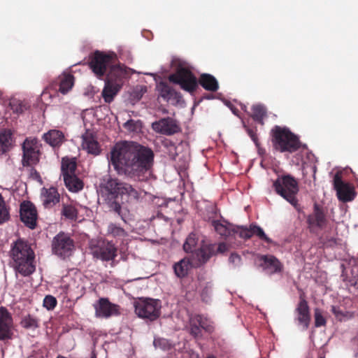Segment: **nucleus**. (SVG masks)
I'll return each instance as SVG.
<instances>
[{"label": "nucleus", "mask_w": 358, "mask_h": 358, "mask_svg": "<svg viewBox=\"0 0 358 358\" xmlns=\"http://www.w3.org/2000/svg\"><path fill=\"white\" fill-rule=\"evenodd\" d=\"M100 187L109 210L117 213L126 223L121 204L117 199L120 196L122 199H126L127 202H136L141 196V193L131 185L122 182L110 175L103 177Z\"/></svg>", "instance_id": "obj_2"}, {"label": "nucleus", "mask_w": 358, "mask_h": 358, "mask_svg": "<svg viewBox=\"0 0 358 358\" xmlns=\"http://www.w3.org/2000/svg\"><path fill=\"white\" fill-rule=\"evenodd\" d=\"M228 250V245L225 243H220L217 246V252L224 253Z\"/></svg>", "instance_id": "obj_47"}, {"label": "nucleus", "mask_w": 358, "mask_h": 358, "mask_svg": "<svg viewBox=\"0 0 358 358\" xmlns=\"http://www.w3.org/2000/svg\"><path fill=\"white\" fill-rule=\"evenodd\" d=\"M334 187L339 201L344 203L352 201L356 196L355 187L350 183L344 182L341 174L338 172L334 176Z\"/></svg>", "instance_id": "obj_13"}, {"label": "nucleus", "mask_w": 358, "mask_h": 358, "mask_svg": "<svg viewBox=\"0 0 358 358\" xmlns=\"http://www.w3.org/2000/svg\"><path fill=\"white\" fill-rule=\"evenodd\" d=\"M329 243H324V245H331L332 244H335L336 243V240L334 238H331L329 240Z\"/></svg>", "instance_id": "obj_49"}, {"label": "nucleus", "mask_w": 358, "mask_h": 358, "mask_svg": "<svg viewBox=\"0 0 358 358\" xmlns=\"http://www.w3.org/2000/svg\"><path fill=\"white\" fill-rule=\"evenodd\" d=\"M128 75L129 72L126 66L113 63L105 76V80L115 85L119 84L120 87H122L124 80L128 77Z\"/></svg>", "instance_id": "obj_17"}, {"label": "nucleus", "mask_w": 358, "mask_h": 358, "mask_svg": "<svg viewBox=\"0 0 358 358\" xmlns=\"http://www.w3.org/2000/svg\"><path fill=\"white\" fill-rule=\"evenodd\" d=\"M116 59L115 54H105L96 50L90 57L89 66L99 79H103Z\"/></svg>", "instance_id": "obj_8"}, {"label": "nucleus", "mask_w": 358, "mask_h": 358, "mask_svg": "<svg viewBox=\"0 0 358 358\" xmlns=\"http://www.w3.org/2000/svg\"><path fill=\"white\" fill-rule=\"evenodd\" d=\"M170 82L178 84L181 89L193 93L198 87L197 79L193 73L186 67L179 66L175 73L171 74L169 77Z\"/></svg>", "instance_id": "obj_10"}, {"label": "nucleus", "mask_w": 358, "mask_h": 358, "mask_svg": "<svg viewBox=\"0 0 358 358\" xmlns=\"http://www.w3.org/2000/svg\"><path fill=\"white\" fill-rule=\"evenodd\" d=\"M59 194L57 188L51 187L50 188L43 187L41 190V199L43 204L45 208H51L59 201Z\"/></svg>", "instance_id": "obj_27"}, {"label": "nucleus", "mask_w": 358, "mask_h": 358, "mask_svg": "<svg viewBox=\"0 0 358 358\" xmlns=\"http://www.w3.org/2000/svg\"><path fill=\"white\" fill-rule=\"evenodd\" d=\"M296 320L303 329L306 330L310 322V313L308 301L305 298V294L302 293L299 296V302L296 308Z\"/></svg>", "instance_id": "obj_20"}, {"label": "nucleus", "mask_w": 358, "mask_h": 358, "mask_svg": "<svg viewBox=\"0 0 358 358\" xmlns=\"http://www.w3.org/2000/svg\"><path fill=\"white\" fill-rule=\"evenodd\" d=\"M77 163L76 158H69L67 157L62 159L61 171L64 178L76 174Z\"/></svg>", "instance_id": "obj_32"}, {"label": "nucleus", "mask_w": 358, "mask_h": 358, "mask_svg": "<svg viewBox=\"0 0 358 358\" xmlns=\"http://www.w3.org/2000/svg\"><path fill=\"white\" fill-rule=\"evenodd\" d=\"M57 358H68V357L62 356V355H59Z\"/></svg>", "instance_id": "obj_50"}, {"label": "nucleus", "mask_w": 358, "mask_h": 358, "mask_svg": "<svg viewBox=\"0 0 358 358\" xmlns=\"http://www.w3.org/2000/svg\"><path fill=\"white\" fill-rule=\"evenodd\" d=\"M259 266L269 275L282 272V264L275 256L271 255H262L259 257Z\"/></svg>", "instance_id": "obj_18"}, {"label": "nucleus", "mask_w": 358, "mask_h": 358, "mask_svg": "<svg viewBox=\"0 0 358 358\" xmlns=\"http://www.w3.org/2000/svg\"><path fill=\"white\" fill-rule=\"evenodd\" d=\"M123 127L129 132L138 133L141 131L143 124L139 120L130 119L123 124Z\"/></svg>", "instance_id": "obj_38"}, {"label": "nucleus", "mask_w": 358, "mask_h": 358, "mask_svg": "<svg viewBox=\"0 0 358 358\" xmlns=\"http://www.w3.org/2000/svg\"><path fill=\"white\" fill-rule=\"evenodd\" d=\"M13 134L10 129H0V155L8 152L14 145Z\"/></svg>", "instance_id": "obj_26"}, {"label": "nucleus", "mask_w": 358, "mask_h": 358, "mask_svg": "<svg viewBox=\"0 0 358 358\" xmlns=\"http://www.w3.org/2000/svg\"><path fill=\"white\" fill-rule=\"evenodd\" d=\"M357 356L358 357V352H357Z\"/></svg>", "instance_id": "obj_52"}, {"label": "nucleus", "mask_w": 358, "mask_h": 358, "mask_svg": "<svg viewBox=\"0 0 358 358\" xmlns=\"http://www.w3.org/2000/svg\"><path fill=\"white\" fill-rule=\"evenodd\" d=\"M207 358H216V357L213 355H210V356H208Z\"/></svg>", "instance_id": "obj_51"}, {"label": "nucleus", "mask_w": 358, "mask_h": 358, "mask_svg": "<svg viewBox=\"0 0 358 358\" xmlns=\"http://www.w3.org/2000/svg\"><path fill=\"white\" fill-rule=\"evenodd\" d=\"M320 358H324V357H320Z\"/></svg>", "instance_id": "obj_53"}, {"label": "nucleus", "mask_w": 358, "mask_h": 358, "mask_svg": "<svg viewBox=\"0 0 358 358\" xmlns=\"http://www.w3.org/2000/svg\"><path fill=\"white\" fill-rule=\"evenodd\" d=\"M10 106L13 112L16 114H22L29 108L27 103L15 99L10 101Z\"/></svg>", "instance_id": "obj_37"}, {"label": "nucleus", "mask_w": 358, "mask_h": 358, "mask_svg": "<svg viewBox=\"0 0 358 358\" xmlns=\"http://www.w3.org/2000/svg\"><path fill=\"white\" fill-rule=\"evenodd\" d=\"M73 76L68 74H62L58 78L50 84L42 92V96L45 97L48 95L50 97L52 96L51 91L55 94L58 92L63 94H66L73 85Z\"/></svg>", "instance_id": "obj_12"}, {"label": "nucleus", "mask_w": 358, "mask_h": 358, "mask_svg": "<svg viewBox=\"0 0 358 358\" xmlns=\"http://www.w3.org/2000/svg\"><path fill=\"white\" fill-rule=\"evenodd\" d=\"M271 136L273 147L276 151L292 153L301 147L299 138L287 128L275 126L271 129Z\"/></svg>", "instance_id": "obj_5"}, {"label": "nucleus", "mask_w": 358, "mask_h": 358, "mask_svg": "<svg viewBox=\"0 0 358 358\" xmlns=\"http://www.w3.org/2000/svg\"><path fill=\"white\" fill-rule=\"evenodd\" d=\"M43 139L52 147H59L64 141V135L59 130H50L43 136Z\"/></svg>", "instance_id": "obj_28"}, {"label": "nucleus", "mask_w": 358, "mask_h": 358, "mask_svg": "<svg viewBox=\"0 0 358 358\" xmlns=\"http://www.w3.org/2000/svg\"><path fill=\"white\" fill-rule=\"evenodd\" d=\"M152 129L159 134L172 136L181 131L180 124L171 117L161 118L152 124Z\"/></svg>", "instance_id": "obj_14"}, {"label": "nucleus", "mask_w": 358, "mask_h": 358, "mask_svg": "<svg viewBox=\"0 0 358 358\" xmlns=\"http://www.w3.org/2000/svg\"><path fill=\"white\" fill-rule=\"evenodd\" d=\"M13 318L7 309L0 308V341L12 338Z\"/></svg>", "instance_id": "obj_21"}, {"label": "nucleus", "mask_w": 358, "mask_h": 358, "mask_svg": "<svg viewBox=\"0 0 358 358\" xmlns=\"http://www.w3.org/2000/svg\"><path fill=\"white\" fill-rule=\"evenodd\" d=\"M252 118L259 124L264 125V119L267 116L266 107L261 104L254 105L252 107Z\"/></svg>", "instance_id": "obj_34"}, {"label": "nucleus", "mask_w": 358, "mask_h": 358, "mask_svg": "<svg viewBox=\"0 0 358 358\" xmlns=\"http://www.w3.org/2000/svg\"><path fill=\"white\" fill-rule=\"evenodd\" d=\"M20 216L21 221L27 227L34 229L36 227L37 211L30 201H24L20 205Z\"/></svg>", "instance_id": "obj_15"}, {"label": "nucleus", "mask_w": 358, "mask_h": 358, "mask_svg": "<svg viewBox=\"0 0 358 358\" xmlns=\"http://www.w3.org/2000/svg\"><path fill=\"white\" fill-rule=\"evenodd\" d=\"M10 255L12 266L17 273L22 276H28L35 271V255L25 241L17 240L12 246Z\"/></svg>", "instance_id": "obj_3"}, {"label": "nucleus", "mask_w": 358, "mask_h": 358, "mask_svg": "<svg viewBox=\"0 0 358 358\" xmlns=\"http://www.w3.org/2000/svg\"><path fill=\"white\" fill-rule=\"evenodd\" d=\"M82 147L87 153L98 155L101 152L99 143L96 139L95 136L89 131L85 132L82 136Z\"/></svg>", "instance_id": "obj_25"}, {"label": "nucleus", "mask_w": 358, "mask_h": 358, "mask_svg": "<svg viewBox=\"0 0 358 358\" xmlns=\"http://www.w3.org/2000/svg\"><path fill=\"white\" fill-rule=\"evenodd\" d=\"M94 308L96 317H109L119 314V306L110 303L106 298H101Z\"/></svg>", "instance_id": "obj_22"}, {"label": "nucleus", "mask_w": 358, "mask_h": 358, "mask_svg": "<svg viewBox=\"0 0 358 358\" xmlns=\"http://www.w3.org/2000/svg\"><path fill=\"white\" fill-rule=\"evenodd\" d=\"M236 232H238V235L241 238L244 239H249L253 235L257 236L259 239L264 241L267 243L272 242L271 239L268 238L264 230L259 226L252 224L250 225V228L247 227H237Z\"/></svg>", "instance_id": "obj_23"}, {"label": "nucleus", "mask_w": 358, "mask_h": 358, "mask_svg": "<svg viewBox=\"0 0 358 358\" xmlns=\"http://www.w3.org/2000/svg\"><path fill=\"white\" fill-rule=\"evenodd\" d=\"M272 187L275 192L285 199L295 208L299 206L297 194L299 192V186L297 180L290 174H282L278 176L273 180Z\"/></svg>", "instance_id": "obj_6"}, {"label": "nucleus", "mask_w": 358, "mask_h": 358, "mask_svg": "<svg viewBox=\"0 0 358 358\" xmlns=\"http://www.w3.org/2000/svg\"><path fill=\"white\" fill-rule=\"evenodd\" d=\"M198 83L207 91L216 92L219 89L217 79L208 73H203L197 80Z\"/></svg>", "instance_id": "obj_29"}, {"label": "nucleus", "mask_w": 358, "mask_h": 358, "mask_svg": "<svg viewBox=\"0 0 358 358\" xmlns=\"http://www.w3.org/2000/svg\"><path fill=\"white\" fill-rule=\"evenodd\" d=\"M22 326L27 329L38 327V320L31 315L24 317L22 321Z\"/></svg>", "instance_id": "obj_41"}, {"label": "nucleus", "mask_w": 358, "mask_h": 358, "mask_svg": "<svg viewBox=\"0 0 358 358\" xmlns=\"http://www.w3.org/2000/svg\"><path fill=\"white\" fill-rule=\"evenodd\" d=\"M190 334L194 338L201 337V329L199 325L194 321V318L190 322Z\"/></svg>", "instance_id": "obj_44"}, {"label": "nucleus", "mask_w": 358, "mask_h": 358, "mask_svg": "<svg viewBox=\"0 0 358 358\" xmlns=\"http://www.w3.org/2000/svg\"><path fill=\"white\" fill-rule=\"evenodd\" d=\"M162 303L159 299L140 298L134 302L136 314L150 321L157 320L161 314Z\"/></svg>", "instance_id": "obj_7"}, {"label": "nucleus", "mask_w": 358, "mask_h": 358, "mask_svg": "<svg viewBox=\"0 0 358 358\" xmlns=\"http://www.w3.org/2000/svg\"><path fill=\"white\" fill-rule=\"evenodd\" d=\"M10 215L3 196L0 194V224L7 221Z\"/></svg>", "instance_id": "obj_42"}, {"label": "nucleus", "mask_w": 358, "mask_h": 358, "mask_svg": "<svg viewBox=\"0 0 358 358\" xmlns=\"http://www.w3.org/2000/svg\"><path fill=\"white\" fill-rule=\"evenodd\" d=\"M122 87L119 84H113L105 80V85L102 90L101 95L106 103H111Z\"/></svg>", "instance_id": "obj_31"}, {"label": "nucleus", "mask_w": 358, "mask_h": 358, "mask_svg": "<svg viewBox=\"0 0 358 358\" xmlns=\"http://www.w3.org/2000/svg\"><path fill=\"white\" fill-rule=\"evenodd\" d=\"M153 161L150 148L133 141L116 143L110 152V163L117 173L134 180L150 178Z\"/></svg>", "instance_id": "obj_1"}, {"label": "nucleus", "mask_w": 358, "mask_h": 358, "mask_svg": "<svg viewBox=\"0 0 358 358\" xmlns=\"http://www.w3.org/2000/svg\"><path fill=\"white\" fill-rule=\"evenodd\" d=\"M229 261L233 264H238L241 261V257L237 254H231L229 257Z\"/></svg>", "instance_id": "obj_48"}, {"label": "nucleus", "mask_w": 358, "mask_h": 358, "mask_svg": "<svg viewBox=\"0 0 358 358\" xmlns=\"http://www.w3.org/2000/svg\"><path fill=\"white\" fill-rule=\"evenodd\" d=\"M248 134L252 140V141L255 143V145L259 148V142L257 136V134L256 132V130H254L252 129H248Z\"/></svg>", "instance_id": "obj_46"}, {"label": "nucleus", "mask_w": 358, "mask_h": 358, "mask_svg": "<svg viewBox=\"0 0 358 358\" xmlns=\"http://www.w3.org/2000/svg\"><path fill=\"white\" fill-rule=\"evenodd\" d=\"M117 249L114 243L110 241L103 242L93 250V255L102 261L113 260L117 257Z\"/></svg>", "instance_id": "obj_19"}, {"label": "nucleus", "mask_w": 358, "mask_h": 358, "mask_svg": "<svg viewBox=\"0 0 358 358\" xmlns=\"http://www.w3.org/2000/svg\"><path fill=\"white\" fill-rule=\"evenodd\" d=\"M52 252L58 257L65 259L71 257L75 250V242L69 234L59 232L52 239Z\"/></svg>", "instance_id": "obj_9"}, {"label": "nucleus", "mask_w": 358, "mask_h": 358, "mask_svg": "<svg viewBox=\"0 0 358 358\" xmlns=\"http://www.w3.org/2000/svg\"><path fill=\"white\" fill-rule=\"evenodd\" d=\"M215 255V245H202L189 258L185 257L174 264L173 268L176 275L183 278L188 275L192 268H198L206 263Z\"/></svg>", "instance_id": "obj_4"}, {"label": "nucleus", "mask_w": 358, "mask_h": 358, "mask_svg": "<svg viewBox=\"0 0 358 358\" xmlns=\"http://www.w3.org/2000/svg\"><path fill=\"white\" fill-rule=\"evenodd\" d=\"M108 233L115 238H122L126 237L128 234L127 231L114 223H110L108 227Z\"/></svg>", "instance_id": "obj_36"}, {"label": "nucleus", "mask_w": 358, "mask_h": 358, "mask_svg": "<svg viewBox=\"0 0 358 358\" xmlns=\"http://www.w3.org/2000/svg\"><path fill=\"white\" fill-rule=\"evenodd\" d=\"M326 324V320L319 309L315 310V326L320 327Z\"/></svg>", "instance_id": "obj_45"}, {"label": "nucleus", "mask_w": 358, "mask_h": 358, "mask_svg": "<svg viewBox=\"0 0 358 358\" xmlns=\"http://www.w3.org/2000/svg\"><path fill=\"white\" fill-rule=\"evenodd\" d=\"M23 166H31L39 162L40 143L36 138H26L22 144Z\"/></svg>", "instance_id": "obj_11"}, {"label": "nucleus", "mask_w": 358, "mask_h": 358, "mask_svg": "<svg viewBox=\"0 0 358 358\" xmlns=\"http://www.w3.org/2000/svg\"><path fill=\"white\" fill-rule=\"evenodd\" d=\"M43 306L47 310H53L57 304V301L55 297L52 295H47L43 299Z\"/></svg>", "instance_id": "obj_43"}, {"label": "nucleus", "mask_w": 358, "mask_h": 358, "mask_svg": "<svg viewBox=\"0 0 358 358\" xmlns=\"http://www.w3.org/2000/svg\"><path fill=\"white\" fill-rule=\"evenodd\" d=\"M194 321L199 325L201 329H204L208 332L213 331V327L206 317L201 315H197L194 317Z\"/></svg>", "instance_id": "obj_39"}, {"label": "nucleus", "mask_w": 358, "mask_h": 358, "mask_svg": "<svg viewBox=\"0 0 358 358\" xmlns=\"http://www.w3.org/2000/svg\"><path fill=\"white\" fill-rule=\"evenodd\" d=\"M62 215L66 219L76 220L78 217V210L71 205H63Z\"/></svg>", "instance_id": "obj_40"}, {"label": "nucleus", "mask_w": 358, "mask_h": 358, "mask_svg": "<svg viewBox=\"0 0 358 358\" xmlns=\"http://www.w3.org/2000/svg\"><path fill=\"white\" fill-rule=\"evenodd\" d=\"M157 89L160 96L166 101L170 102L173 105L179 103L182 99V95L180 92L174 90L165 82H160L157 85Z\"/></svg>", "instance_id": "obj_24"}, {"label": "nucleus", "mask_w": 358, "mask_h": 358, "mask_svg": "<svg viewBox=\"0 0 358 358\" xmlns=\"http://www.w3.org/2000/svg\"><path fill=\"white\" fill-rule=\"evenodd\" d=\"M199 238L197 235L194 233H191L186 238L185 243L183 244V249L186 252H192V254L195 253L198 251L201 248L198 250H196V248L198 245ZM208 244V245H209ZM203 245H201L200 247Z\"/></svg>", "instance_id": "obj_35"}, {"label": "nucleus", "mask_w": 358, "mask_h": 358, "mask_svg": "<svg viewBox=\"0 0 358 358\" xmlns=\"http://www.w3.org/2000/svg\"><path fill=\"white\" fill-rule=\"evenodd\" d=\"M327 219L323 208L315 203L313 211L307 217V224L310 231L315 229H322L327 224Z\"/></svg>", "instance_id": "obj_16"}, {"label": "nucleus", "mask_w": 358, "mask_h": 358, "mask_svg": "<svg viewBox=\"0 0 358 358\" xmlns=\"http://www.w3.org/2000/svg\"><path fill=\"white\" fill-rule=\"evenodd\" d=\"M66 188L72 192H78L83 188V182L75 174L64 178Z\"/></svg>", "instance_id": "obj_33"}, {"label": "nucleus", "mask_w": 358, "mask_h": 358, "mask_svg": "<svg viewBox=\"0 0 358 358\" xmlns=\"http://www.w3.org/2000/svg\"><path fill=\"white\" fill-rule=\"evenodd\" d=\"M212 226L214 227L215 231L222 236H229L234 234H238L236 232L238 227H234L231 224H224L219 220H213L211 222Z\"/></svg>", "instance_id": "obj_30"}]
</instances>
